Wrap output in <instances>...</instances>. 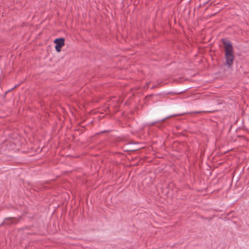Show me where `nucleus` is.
<instances>
[{
	"label": "nucleus",
	"instance_id": "1",
	"mask_svg": "<svg viewBox=\"0 0 249 249\" xmlns=\"http://www.w3.org/2000/svg\"><path fill=\"white\" fill-rule=\"evenodd\" d=\"M222 42L225 48L226 65H228L229 68H230L232 66L234 59L233 47L230 41H226L225 39H222Z\"/></svg>",
	"mask_w": 249,
	"mask_h": 249
},
{
	"label": "nucleus",
	"instance_id": "2",
	"mask_svg": "<svg viewBox=\"0 0 249 249\" xmlns=\"http://www.w3.org/2000/svg\"><path fill=\"white\" fill-rule=\"evenodd\" d=\"M54 43L56 44L55 49L57 52H60L61 48L65 45V39L64 38H57L54 40Z\"/></svg>",
	"mask_w": 249,
	"mask_h": 249
},
{
	"label": "nucleus",
	"instance_id": "3",
	"mask_svg": "<svg viewBox=\"0 0 249 249\" xmlns=\"http://www.w3.org/2000/svg\"><path fill=\"white\" fill-rule=\"evenodd\" d=\"M182 114H177L172 115V116H178V115H181Z\"/></svg>",
	"mask_w": 249,
	"mask_h": 249
},
{
	"label": "nucleus",
	"instance_id": "4",
	"mask_svg": "<svg viewBox=\"0 0 249 249\" xmlns=\"http://www.w3.org/2000/svg\"><path fill=\"white\" fill-rule=\"evenodd\" d=\"M105 109H109V107H106Z\"/></svg>",
	"mask_w": 249,
	"mask_h": 249
},
{
	"label": "nucleus",
	"instance_id": "5",
	"mask_svg": "<svg viewBox=\"0 0 249 249\" xmlns=\"http://www.w3.org/2000/svg\"><path fill=\"white\" fill-rule=\"evenodd\" d=\"M200 112H201L198 111V112H196V113H200Z\"/></svg>",
	"mask_w": 249,
	"mask_h": 249
}]
</instances>
